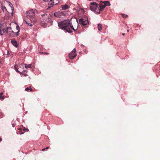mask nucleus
I'll list each match as a JSON object with an SVG mask.
<instances>
[{
    "instance_id": "obj_1",
    "label": "nucleus",
    "mask_w": 160,
    "mask_h": 160,
    "mask_svg": "<svg viewBox=\"0 0 160 160\" xmlns=\"http://www.w3.org/2000/svg\"><path fill=\"white\" fill-rule=\"evenodd\" d=\"M58 27L61 29L65 30L68 33L72 32V31L70 29V28H72V26L70 25V21L65 20L58 23Z\"/></svg>"
},
{
    "instance_id": "obj_2",
    "label": "nucleus",
    "mask_w": 160,
    "mask_h": 160,
    "mask_svg": "<svg viewBox=\"0 0 160 160\" xmlns=\"http://www.w3.org/2000/svg\"><path fill=\"white\" fill-rule=\"evenodd\" d=\"M36 12V10L35 9H32L28 11H27L26 13L27 14V16L28 18H30L32 20H31V23L34 24L36 22V20L34 19H33L35 17V13Z\"/></svg>"
},
{
    "instance_id": "obj_3",
    "label": "nucleus",
    "mask_w": 160,
    "mask_h": 160,
    "mask_svg": "<svg viewBox=\"0 0 160 160\" xmlns=\"http://www.w3.org/2000/svg\"><path fill=\"white\" fill-rule=\"evenodd\" d=\"M78 20L76 18H72L70 21V25L72 26V28H70V29L75 31L78 28Z\"/></svg>"
},
{
    "instance_id": "obj_4",
    "label": "nucleus",
    "mask_w": 160,
    "mask_h": 160,
    "mask_svg": "<svg viewBox=\"0 0 160 160\" xmlns=\"http://www.w3.org/2000/svg\"><path fill=\"white\" fill-rule=\"evenodd\" d=\"M90 8L92 11L96 12L97 13H100L99 5L96 2H92L90 3Z\"/></svg>"
},
{
    "instance_id": "obj_5",
    "label": "nucleus",
    "mask_w": 160,
    "mask_h": 160,
    "mask_svg": "<svg viewBox=\"0 0 160 160\" xmlns=\"http://www.w3.org/2000/svg\"><path fill=\"white\" fill-rule=\"evenodd\" d=\"M66 15V12L63 11H60L58 12H56L54 13V15L56 17L58 18H62Z\"/></svg>"
},
{
    "instance_id": "obj_6",
    "label": "nucleus",
    "mask_w": 160,
    "mask_h": 160,
    "mask_svg": "<svg viewBox=\"0 0 160 160\" xmlns=\"http://www.w3.org/2000/svg\"><path fill=\"white\" fill-rule=\"evenodd\" d=\"M76 52V51L75 49L74 48L73 50L69 53L68 56L70 59H72L76 56L77 54Z\"/></svg>"
},
{
    "instance_id": "obj_7",
    "label": "nucleus",
    "mask_w": 160,
    "mask_h": 160,
    "mask_svg": "<svg viewBox=\"0 0 160 160\" xmlns=\"http://www.w3.org/2000/svg\"><path fill=\"white\" fill-rule=\"evenodd\" d=\"M88 23L87 19L81 18L79 20V23L84 26L87 25Z\"/></svg>"
},
{
    "instance_id": "obj_8",
    "label": "nucleus",
    "mask_w": 160,
    "mask_h": 160,
    "mask_svg": "<svg viewBox=\"0 0 160 160\" xmlns=\"http://www.w3.org/2000/svg\"><path fill=\"white\" fill-rule=\"evenodd\" d=\"M59 0H50L49 1L48 5H50V7H52L54 5H56L59 3Z\"/></svg>"
},
{
    "instance_id": "obj_9",
    "label": "nucleus",
    "mask_w": 160,
    "mask_h": 160,
    "mask_svg": "<svg viewBox=\"0 0 160 160\" xmlns=\"http://www.w3.org/2000/svg\"><path fill=\"white\" fill-rule=\"evenodd\" d=\"M5 27L0 24V35H3L5 33Z\"/></svg>"
},
{
    "instance_id": "obj_10",
    "label": "nucleus",
    "mask_w": 160,
    "mask_h": 160,
    "mask_svg": "<svg viewBox=\"0 0 160 160\" xmlns=\"http://www.w3.org/2000/svg\"><path fill=\"white\" fill-rule=\"evenodd\" d=\"M105 3L103 2H101L99 5V8L100 12L103 10L106 7Z\"/></svg>"
},
{
    "instance_id": "obj_11",
    "label": "nucleus",
    "mask_w": 160,
    "mask_h": 160,
    "mask_svg": "<svg viewBox=\"0 0 160 160\" xmlns=\"http://www.w3.org/2000/svg\"><path fill=\"white\" fill-rule=\"evenodd\" d=\"M3 3L5 4H8V6L11 8V10L12 11L13 10V8L12 4L10 2L7 1H4L3 2Z\"/></svg>"
},
{
    "instance_id": "obj_12",
    "label": "nucleus",
    "mask_w": 160,
    "mask_h": 160,
    "mask_svg": "<svg viewBox=\"0 0 160 160\" xmlns=\"http://www.w3.org/2000/svg\"><path fill=\"white\" fill-rule=\"evenodd\" d=\"M3 2L2 3V6H1L2 9V10H3V12H5V13H9L8 12V11L6 7L4 5H3Z\"/></svg>"
},
{
    "instance_id": "obj_13",
    "label": "nucleus",
    "mask_w": 160,
    "mask_h": 160,
    "mask_svg": "<svg viewBox=\"0 0 160 160\" xmlns=\"http://www.w3.org/2000/svg\"><path fill=\"white\" fill-rule=\"evenodd\" d=\"M11 43L15 47L17 48L18 47V45L17 44V42L14 40H12L11 41Z\"/></svg>"
},
{
    "instance_id": "obj_14",
    "label": "nucleus",
    "mask_w": 160,
    "mask_h": 160,
    "mask_svg": "<svg viewBox=\"0 0 160 160\" xmlns=\"http://www.w3.org/2000/svg\"><path fill=\"white\" fill-rule=\"evenodd\" d=\"M62 9L63 10H66L68 8V6L67 5H62L61 6Z\"/></svg>"
},
{
    "instance_id": "obj_15",
    "label": "nucleus",
    "mask_w": 160,
    "mask_h": 160,
    "mask_svg": "<svg viewBox=\"0 0 160 160\" xmlns=\"http://www.w3.org/2000/svg\"><path fill=\"white\" fill-rule=\"evenodd\" d=\"M105 3V6H110V2L108 1H105L103 2Z\"/></svg>"
},
{
    "instance_id": "obj_16",
    "label": "nucleus",
    "mask_w": 160,
    "mask_h": 160,
    "mask_svg": "<svg viewBox=\"0 0 160 160\" xmlns=\"http://www.w3.org/2000/svg\"><path fill=\"white\" fill-rule=\"evenodd\" d=\"M102 25L100 23H99L98 25V29L99 31H100L102 29Z\"/></svg>"
},
{
    "instance_id": "obj_17",
    "label": "nucleus",
    "mask_w": 160,
    "mask_h": 160,
    "mask_svg": "<svg viewBox=\"0 0 160 160\" xmlns=\"http://www.w3.org/2000/svg\"><path fill=\"white\" fill-rule=\"evenodd\" d=\"M24 65H25V67L26 69H27L28 68H31L32 67L31 64H29L27 65L26 64H25Z\"/></svg>"
},
{
    "instance_id": "obj_18",
    "label": "nucleus",
    "mask_w": 160,
    "mask_h": 160,
    "mask_svg": "<svg viewBox=\"0 0 160 160\" xmlns=\"http://www.w3.org/2000/svg\"><path fill=\"white\" fill-rule=\"evenodd\" d=\"M9 29H10V30H11L12 29V28L11 27H7V28H6L5 27V33H8V30Z\"/></svg>"
},
{
    "instance_id": "obj_19",
    "label": "nucleus",
    "mask_w": 160,
    "mask_h": 160,
    "mask_svg": "<svg viewBox=\"0 0 160 160\" xmlns=\"http://www.w3.org/2000/svg\"><path fill=\"white\" fill-rule=\"evenodd\" d=\"M4 98V96L3 95L2 92H1L0 93V99L2 100H3Z\"/></svg>"
},
{
    "instance_id": "obj_20",
    "label": "nucleus",
    "mask_w": 160,
    "mask_h": 160,
    "mask_svg": "<svg viewBox=\"0 0 160 160\" xmlns=\"http://www.w3.org/2000/svg\"><path fill=\"white\" fill-rule=\"evenodd\" d=\"M45 21L46 22H48L49 21H51V18H46L45 19Z\"/></svg>"
},
{
    "instance_id": "obj_21",
    "label": "nucleus",
    "mask_w": 160,
    "mask_h": 160,
    "mask_svg": "<svg viewBox=\"0 0 160 160\" xmlns=\"http://www.w3.org/2000/svg\"><path fill=\"white\" fill-rule=\"evenodd\" d=\"M14 67L15 68V70L17 72L21 74H22L21 72H20L18 70V69L16 68V65L14 66Z\"/></svg>"
},
{
    "instance_id": "obj_22",
    "label": "nucleus",
    "mask_w": 160,
    "mask_h": 160,
    "mask_svg": "<svg viewBox=\"0 0 160 160\" xmlns=\"http://www.w3.org/2000/svg\"><path fill=\"white\" fill-rule=\"evenodd\" d=\"M25 22H26V23L28 24L29 26H32V24L31 23H30L29 22H28L27 21H25Z\"/></svg>"
},
{
    "instance_id": "obj_23",
    "label": "nucleus",
    "mask_w": 160,
    "mask_h": 160,
    "mask_svg": "<svg viewBox=\"0 0 160 160\" xmlns=\"http://www.w3.org/2000/svg\"><path fill=\"white\" fill-rule=\"evenodd\" d=\"M122 17L124 18H126L127 17L128 15H127L124 14H122Z\"/></svg>"
},
{
    "instance_id": "obj_24",
    "label": "nucleus",
    "mask_w": 160,
    "mask_h": 160,
    "mask_svg": "<svg viewBox=\"0 0 160 160\" xmlns=\"http://www.w3.org/2000/svg\"><path fill=\"white\" fill-rule=\"evenodd\" d=\"M16 28H17V30H19V26L18 25L16 27Z\"/></svg>"
},
{
    "instance_id": "obj_25",
    "label": "nucleus",
    "mask_w": 160,
    "mask_h": 160,
    "mask_svg": "<svg viewBox=\"0 0 160 160\" xmlns=\"http://www.w3.org/2000/svg\"><path fill=\"white\" fill-rule=\"evenodd\" d=\"M29 90V88H27L25 89V91H28Z\"/></svg>"
},
{
    "instance_id": "obj_26",
    "label": "nucleus",
    "mask_w": 160,
    "mask_h": 160,
    "mask_svg": "<svg viewBox=\"0 0 160 160\" xmlns=\"http://www.w3.org/2000/svg\"><path fill=\"white\" fill-rule=\"evenodd\" d=\"M19 31H20V30H19L18 31V32L16 33V36H18V33H19Z\"/></svg>"
},
{
    "instance_id": "obj_27",
    "label": "nucleus",
    "mask_w": 160,
    "mask_h": 160,
    "mask_svg": "<svg viewBox=\"0 0 160 160\" xmlns=\"http://www.w3.org/2000/svg\"><path fill=\"white\" fill-rule=\"evenodd\" d=\"M46 149L45 148H43L42 149V151H44V150H45V149Z\"/></svg>"
},
{
    "instance_id": "obj_28",
    "label": "nucleus",
    "mask_w": 160,
    "mask_h": 160,
    "mask_svg": "<svg viewBox=\"0 0 160 160\" xmlns=\"http://www.w3.org/2000/svg\"><path fill=\"white\" fill-rule=\"evenodd\" d=\"M23 72H27V70H23Z\"/></svg>"
},
{
    "instance_id": "obj_29",
    "label": "nucleus",
    "mask_w": 160,
    "mask_h": 160,
    "mask_svg": "<svg viewBox=\"0 0 160 160\" xmlns=\"http://www.w3.org/2000/svg\"><path fill=\"white\" fill-rule=\"evenodd\" d=\"M48 148H49V147H47L45 148V149H48Z\"/></svg>"
},
{
    "instance_id": "obj_30",
    "label": "nucleus",
    "mask_w": 160,
    "mask_h": 160,
    "mask_svg": "<svg viewBox=\"0 0 160 160\" xmlns=\"http://www.w3.org/2000/svg\"><path fill=\"white\" fill-rule=\"evenodd\" d=\"M21 66H22V67L23 68L24 67H23V65L22 64V65H21Z\"/></svg>"
},
{
    "instance_id": "obj_31",
    "label": "nucleus",
    "mask_w": 160,
    "mask_h": 160,
    "mask_svg": "<svg viewBox=\"0 0 160 160\" xmlns=\"http://www.w3.org/2000/svg\"><path fill=\"white\" fill-rule=\"evenodd\" d=\"M30 90L31 91H32V89L31 88L30 89Z\"/></svg>"
},
{
    "instance_id": "obj_32",
    "label": "nucleus",
    "mask_w": 160,
    "mask_h": 160,
    "mask_svg": "<svg viewBox=\"0 0 160 160\" xmlns=\"http://www.w3.org/2000/svg\"><path fill=\"white\" fill-rule=\"evenodd\" d=\"M2 141V139L0 138V142Z\"/></svg>"
},
{
    "instance_id": "obj_33",
    "label": "nucleus",
    "mask_w": 160,
    "mask_h": 160,
    "mask_svg": "<svg viewBox=\"0 0 160 160\" xmlns=\"http://www.w3.org/2000/svg\"><path fill=\"white\" fill-rule=\"evenodd\" d=\"M122 35L123 36H124L125 35V33H122Z\"/></svg>"
},
{
    "instance_id": "obj_34",
    "label": "nucleus",
    "mask_w": 160,
    "mask_h": 160,
    "mask_svg": "<svg viewBox=\"0 0 160 160\" xmlns=\"http://www.w3.org/2000/svg\"><path fill=\"white\" fill-rule=\"evenodd\" d=\"M11 32H12L14 33V32H13L12 31H11Z\"/></svg>"
},
{
    "instance_id": "obj_35",
    "label": "nucleus",
    "mask_w": 160,
    "mask_h": 160,
    "mask_svg": "<svg viewBox=\"0 0 160 160\" xmlns=\"http://www.w3.org/2000/svg\"><path fill=\"white\" fill-rule=\"evenodd\" d=\"M127 32H129V30H127Z\"/></svg>"
},
{
    "instance_id": "obj_36",
    "label": "nucleus",
    "mask_w": 160,
    "mask_h": 160,
    "mask_svg": "<svg viewBox=\"0 0 160 160\" xmlns=\"http://www.w3.org/2000/svg\"><path fill=\"white\" fill-rule=\"evenodd\" d=\"M46 54H48V53H46Z\"/></svg>"
}]
</instances>
